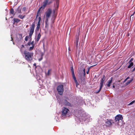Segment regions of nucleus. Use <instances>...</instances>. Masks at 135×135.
<instances>
[{
    "label": "nucleus",
    "instance_id": "26",
    "mask_svg": "<svg viewBox=\"0 0 135 135\" xmlns=\"http://www.w3.org/2000/svg\"><path fill=\"white\" fill-rule=\"evenodd\" d=\"M74 81H75V83L76 84V86L77 87L78 85H79V84L78 83V82L77 80H74Z\"/></svg>",
    "mask_w": 135,
    "mask_h": 135
},
{
    "label": "nucleus",
    "instance_id": "52",
    "mask_svg": "<svg viewBox=\"0 0 135 135\" xmlns=\"http://www.w3.org/2000/svg\"><path fill=\"white\" fill-rule=\"evenodd\" d=\"M28 27V25H27L26 26V27Z\"/></svg>",
    "mask_w": 135,
    "mask_h": 135
},
{
    "label": "nucleus",
    "instance_id": "10",
    "mask_svg": "<svg viewBox=\"0 0 135 135\" xmlns=\"http://www.w3.org/2000/svg\"><path fill=\"white\" fill-rule=\"evenodd\" d=\"M79 40V35H76V40L75 41V45L76 49H77L78 47V42Z\"/></svg>",
    "mask_w": 135,
    "mask_h": 135
},
{
    "label": "nucleus",
    "instance_id": "11",
    "mask_svg": "<svg viewBox=\"0 0 135 135\" xmlns=\"http://www.w3.org/2000/svg\"><path fill=\"white\" fill-rule=\"evenodd\" d=\"M113 78L111 77L110 78V80H109L107 82L108 83L107 84V86L108 87H110L111 84L112 83L113 81Z\"/></svg>",
    "mask_w": 135,
    "mask_h": 135
},
{
    "label": "nucleus",
    "instance_id": "19",
    "mask_svg": "<svg viewBox=\"0 0 135 135\" xmlns=\"http://www.w3.org/2000/svg\"><path fill=\"white\" fill-rule=\"evenodd\" d=\"M19 8L20 7H19L17 9V13H20L21 12V9H20Z\"/></svg>",
    "mask_w": 135,
    "mask_h": 135
},
{
    "label": "nucleus",
    "instance_id": "51",
    "mask_svg": "<svg viewBox=\"0 0 135 135\" xmlns=\"http://www.w3.org/2000/svg\"><path fill=\"white\" fill-rule=\"evenodd\" d=\"M95 65H94L92 66H91L90 67H93V66H95Z\"/></svg>",
    "mask_w": 135,
    "mask_h": 135
},
{
    "label": "nucleus",
    "instance_id": "53",
    "mask_svg": "<svg viewBox=\"0 0 135 135\" xmlns=\"http://www.w3.org/2000/svg\"><path fill=\"white\" fill-rule=\"evenodd\" d=\"M114 13H113V14L112 15V16H113V15H114Z\"/></svg>",
    "mask_w": 135,
    "mask_h": 135
},
{
    "label": "nucleus",
    "instance_id": "23",
    "mask_svg": "<svg viewBox=\"0 0 135 135\" xmlns=\"http://www.w3.org/2000/svg\"><path fill=\"white\" fill-rule=\"evenodd\" d=\"M14 11L13 8L11 9L10 11V13L11 14H14Z\"/></svg>",
    "mask_w": 135,
    "mask_h": 135
},
{
    "label": "nucleus",
    "instance_id": "9",
    "mask_svg": "<svg viewBox=\"0 0 135 135\" xmlns=\"http://www.w3.org/2000/svg\"><path fill=\"white\" fill-rule=\"evenodd\" d=\"M123 118L122 115H117L115 118V120L116 121H118V122L120 120H122L123 119Z\"/></svg>",
    "mask_w": 135,
    "mask_h": 135
},
{
    "label": "nucleus",
    "instance_id": "20",
    "mask_svg": "<svg viewBox=\"0 0 135 135\" xmlns=\"http://www.w3.org/2000/svg\"><path fill=\"white\" fill-rule=\"evenodd\" d=\"M133 79H131L130 80L128 81L126 83V85H127L130 84L132 81Z\"/></svg>",
    "mask_w": 135,
    "mask_h": 135
},
{
    "label": "nucleus",
    "instance_id": "27",
    "mask_svg": "<svg viewBox=\"0 0 135 135\" xmlns=\"http://www.w3.org/2000/svg\"><path fill=\"white\" fill-rule=\"evenodd\" d=\"M135 102V101L133 100V101H132V102H131V103H130L129 104H128V105H132V104H133V103H134Z\"/></svg>",
    "mask_w": 135,
    "mask_h": 135
},
{
    "label": "nucleus",
    "instance_id": "29",
    "mask_svg": "<svg viewBox=\"0 0 135 135\" xmlns=\"http://www.w3.org/2000/svg\"><path fill=\"white\" fill-rule=\"evenodd\" d=\"M31 45V44L30 41V42H28L27 44H26V46H30Z\"/></svg>",
    "mask_w": 135,
    "mask_h": 135
},
{
    "label": "nucleus",
    "instance_id": "41",
    "mask_svg": "<svg viewBox=\"0 0 135 135\" xmlns=\"http://www.w3.org/2000/svg\"><path fill=\"white\" fill-rule=\"evenodd\" d=\"M24 47H25V46H24V45H21V48H24Z\"/></svg>",
    "mask_w": 135,
    "mask_h": 135
},
{
    "label": "nucleus",
    "instance_id": "22",
    "mask_svg": "<svg viewBox=\"0 0 135 135\" xmlns=\"http://www.w3.org/2000/svg\"><path fill=\"white\" fill-rule=\"evenodd\" d=\"M34 45H33L32 46L30 47L29 48L28 50L29 51H31L34 48Z\"/></svg>",
    "mask_w": 135,
    "mask_h": 135
},
{
    "label": "nucleus",
    "instance_id": "7",
    "mask_svg": "<svg viewBox=\"0 0 135 135\" xmlns=\"http://www.w3.org/2000/svg\"><path fill=\"white\" fill-rule=\"evenodd\" d=\"M105 124L107 126L109 127L114 123L113 120L112 119H107L105 120Z\"/></svg>",
    "mask_w": 135,
    "mask_h": 135
},
{
    "label": "nucleus",
    "instance_id": "4",
    "mask_svg": "<svg viewBox=\"0 0 135 135\" xmlns=\"http://www.w3.org/2000/svg\"><path fill=\"white\" fill-rule=\"evenodd\" d=\"M105 79V75H103L102 78L101 79V82L100 83V87L99 90L98 91H96V93H99L101 91L102 88L103 86V83Z\"/></svg>",
    "mask_w": 135,
    "mask_h": 135
},
{
    "label": "nucleus",
    "instance_id": "24",
    "mask_svg": "<svg viewBox=\"0 0 135 135\" xmlns=\"http://www.w3.org/2000/svg\"><path fill=\"white\" fill-rule=\"evenodd\" d=\"M70 69L72 73H74V69L73 67H71L70 68Z\"/></svg>",
    "mask_w": 135,
    "mask_h": 135
},
{
    "label": "nucleus",
    "instance_id": "16",
    "mask_svg": "<svg viewBox=\"0 0 135 135\" xmlns=\"http://www.w3.org/2000/svg\"><path fill=\"white\" fill-rule=\"evenodd\" d=\"M40 54L41 55V58L38 59V60L39 61H40L42 60L43 59V56L44 55V53L42 52H41L40 53Z\"/></svg>",
    "mask_w": 135,
    "mask_h": 135
},
{
    "label": "nucleus",
    "instance_id": "36",
    "mask_svg": "<svg viewBox=\"0 0 135 135\" xmlns=\"http://www.w3.org/2000/svg\"><path fill=\"white\" fill-rule=\"evenodd\" d=\"M34 41H32L31 42V44H32V45H34Z\"/></svg>",
    "mask_w": 135,
    "mask_h": 135
},
{
    "label": "nucleus",
    "instance_id": "2",
    "mask_svg": "<svg viewBox=\"0 0 135 135\" xmlns=\"http://www.w3.org/2000/svg\"><path fill=\"white\" fill-rule=\"evenodd\" d=\"M35 25V22H34L32 23L31 26L30 27V31L28 37L27 36L25 38V40L26 41H27L28 40V37L29 38H31L34 32Z\"/></svg>",
    "mask_w": 135,
    "mask_h": 135
},
{
    "label": "nucleus",
    "instance_id": "18",
    "mask_svg": "<svg viewBox=\"0 0 135 135\" xmlns=\"http://www.w3.org/2000/svg\"><path fill=\"white\" fill-rule=\"evenodd\" d=\"M40 22H38L37 23V30H39V28H40Z\"/></svg>",
    "mask_w": 135,
    "mask_h": 135
},
{
    "label": "nucleus",
    "instance_id": "54",
    "mask_svg": "<svg viewBox=\"0 0 135 135\" xmlns=\"http://www.w3.org/2000/svg\"><path fill=\"white\" fill-rule=\"evenodd\" d=\"M134 67L135 68V67Z\"/></svg>",
    "mask_w": 135,
    "mask_h": 135
},
{
    "label": "nucleus",
    "instance_id": "50",
    "mask_svg": "<svg viewBox=\"0 0 135 135\" xmlns=\"http://www.w3.org/2000/svg\"><path fill=\"white\" fill-rule=\"evenodd\" d=\"M127 80L126 79L124 81V82H126Z\"/></svg>",
    "mask_w": 135,
    "mask_h": 135
},
{
    "label": "nucleus",
    "instance_id": "30",
    "mask_svg": "<svg viewBox=\"0 0 135 135\" xmlns=\"http://www.w3.org/2000/svg\"><path fill=\"white\" fill-rule=\"evenodd\" d=\"M133 58H132L130 60L128 61V63H129L131 62H132L133 61Z\"/></svg>",
    "mask_w": 135,
    "mask_h": 135
},
{
    "label": "nucleus",
    "instance_id": "43",
    "mask_svg": "<svg viewBox=\"0 0 135 135\" xmlns=\"http://www.w3.org/2000/svg\"><path fill=\"white\" fill-rule=\"evenodd\" d=\"M25 17V15H24L23 16H22V19H23V18H24Z\"/></svg>",
    "mask_w": 135,
    "mask_h": 135
},
{
    "label": "nucleus",
    "instance_id": "31",
    "mask_svg": "<svg viewBox=\"0 0 135 135\" xmlns=\"http://www.w3.org/2000/svg\"><path fill=\"white\" fill-rule=\"evenodd\" d=\"M26 9V7H24L22 9V11H25Z\"/></svg>",
    "mask_w": 135,
    "mask_h": 135
},
{
    "label": "nucleus",
    "instance_id": "12",
    "mask_svg": "<svg viewBox=\"0 0 135 135\" xmlns=\"http://www.w3.org/2000/svg\"><path fill=\"white\" fill-rule=\"evenodd\" d=\"M52 70V69H49L48 70L47 73H45L46 75L49 76L51 75V74Z\"/></svg>",
    "mask_w": 135,
    "mask_h": 135
},
{
    "label": "nucleus",
    "instance_id": "1",
    "mask_svg": "<svg viewBox=\"0 0 135 135\" xmlns=\"http://www.w3.org/2000/svg\"><path fill=\"white\" fill-rule=\"evenodd\" d=\"M23 54L25 55V58L28 62L31 61L32 60L33 56V53L28 52L26 50H25Z\"/></svg>",
    "mask_w": 135,
    "mask_h": 135
},
{
    "label": "nucleus",
    "instance_id": "47",
    "mask_svg": "<svg viewBox=\"0 0 135 135\" xmlns=\"http://www.w3.org/2000/svg\"><path fill=\"white\" fill-rule=\"evenodd\" d=\"M135 70V68L134 67V68H133V69L132 70V71H133Z\"/></svg>",
    "mask_w": 135,
    "mask_h": 135
},
{
    "label": "nucleus",
    "instance_id": "32",
    "mask_svg": "<svg viewBox=\"0 0 135 135\" xmlns=\"http://www.w3.org/2000/svg\"><path fill=\"white\" fill-rule=\"evenodd\" d=\"M135 13V11L133 13V14H132V15L131 16L130 18H131V17H132L133 18V15H134Z\"/></svg>",
    "mask_w": 135,
    "mask_h": 135
},
{
    "label": "nucleus",
    "instance_id": "48",
    "mask_svg": "<svg viewBox=\"0 0 135 135\" xmlns=\"http://www.w3.org/2000/svg\"><path fill=\"white\" fill-rule=\"evenodd\" d=\"M20 36L21 37V39L22 38V36L21 35H20Z\"/></svg>",
    "mask_w": 135,
    "mask_h": 135
},
{
    "label": "nucleus",
    "instance_id": "49",
    "mask_svg": "<svg viewBox=\"0 0 135 135\" xmlns=\"http://www.w3.org/2000/svg\"><path fill=\"white\" fill-rule=\"evenodd\" d=\"M129 77H127L126 78V79H127V80L128 79H129Z\"/></svg>",
    "mask_w": 135,
    "mask_h": 135
},
{
    "label": "nucleus",
    "instance_id": "13",
    "mask_svg": "<svg viewBox=\"0 0 135 135\" xmlns=\"http://www.w3.org/2000/svg\"><path fill=\"white\" fill-rule=\"evenodd\" d=\"M64 104L66 105H68L69 106H71V103H69L66 100H65L64 102Z\"/></svg>",
    "mask_w": 135,
    "mask_h": 135
},
{
    "label": "nucleus",
    "instance_id": "5",
    "mask_svg": "<svg viewBox=\"0 0 135 135\" xmlns=\"http://www.w3.org/2000/svg\"><path fill=\"white\" fill-rule=\"evenodd\" d=\"M64 86L63 85H60L57 87V90L58 93L60 95H62L64 91Z\"/></svg>",
    "mask_w": 135,
    "mask_h": 135
},
{
    "label": "nucleus",
    "instance_id": "46",
    "mask_svg": "<svg viewBox=\"0 0 135 135\" xmlns=\"http://www.w3.org/2000/svg\"><path fill=\"white\" fill-rule=\"evenodd\" d=\"M135 70V68L134 67V68H133V69L132 70V71H133Z\"/></svg>",
    "mask_w": 135,
    "mask_h": 135
},
{
    "label": "nucleus",
    "instance_id": "28",
    "mask_svg": "<svg viewBox=\"0 0 135 135\" xmlns=\"http://www.w3.org/2000/svg\"><path fill=\"white\" fill-rule=\"evenodd\" d=\"M85 69H84L83 70V75L84 77L85 76Z\"/></svg>",
    "mask_w": 135,
    "mask_h": 135
},
{
    "label": "nucleus",
    "instance_id": "39",
    "mask_svg": "<svg viewBox=\"0 0 135 135\" xmlns=\"http://www.w3.org/2000/svg\"><path fill=\"white\" fill-rule=\"evenodd\" d=\"M41 20V17H40L38 18V22H40Z\"/></svg>",
    "mask_w": 135,
    "mask_h": 135
},
{
    "label": "nucleus",
    "instance_id": "6",
    "mask_svg": "<svg viewBox=\"0 0 135 135\" xmlns=\"http://www.w3.org/2000/svg\"><path fill=\"white\" fill-rule=\"evenodd\" d=\"M52 13L51 10L50 9H48L46 12V20L47 21H48L49 18L50 17Z\"/></svg>",
    "mask_w": 135,
    "mask_h": 135
},
{
    "label": "nucleus",
    "instance_id": "37",
    "mask_svg": "<svg viewBox=\"0 0 135 135\" xmlns=\"http://www.w3.org/2000/svg\"><path fill=\"white\" fill-rule=\"evenodd\" d=\"M90 68H88V71H86V73L87 74H89V70Z\"/></svg>",
    "mask_w": 135,
    "mask_h": 135
},
{
    "label": "nucleus",
    "instance_id": "44",
    "mask_svg": "<svg viewBox=\"0 0 135 135\" xmlns=\"http://www.w3.org/2000/svg\"><path fill=\"white\" fill-rule=\"evenodd\" d=\"M36 63H35L33 64V66H36Z\"/></svg>",
    "mask_w": 135,
    "mask_h": 135
},
{
    "label": "nucleus",
    "instance_id": "8",
    "mask_svg": "<svg viewBox=\"0 0 135 135\" xmlns=\"http://www.w3.org/2000/svg\"><path fill=\"white\" fill-rule=\"evenodd\" d=\"M69 111V109L65 107H63L62 108V115L64 116L66 115Z\"/></svg>",
    "mask_w": 135,
    "mask_h": 135
},
{
    "label": "nucleus",
    "instance_id": "35",
    "mask_svg": "<svg viewBox=\"0 0 135 135\" xmlns=\"http://www.w3.org/2000/svg\"><path fill=\"white\" fill-rule=\"evenodd\" d=\"M20 51L22 53L23 52V48H21L20 49Z\"/></svg>",
    "mask_w": 135,
    "mask_h": 135
},
{
    "label": "nucleus",
    "instance_id": "21",
    "mask_svg": "<svg viewBox=\"0 0 135 135\" xmlns=\"http://www.w3.org/2000/svg\"><path fill=\"white\" fill-rule=\"evenodd\" d=\"M72 75L73 76V78L74 80H76V78L75 77V74L74 73H72Z\"/></svg>",
    "mask_w": 135,
    "mask_h": 135
},
{
    "label": "nucleus",
    "instance_id": "45",
    "mask_svg": "<svg viewBox=\"0 0 135 135\" xmlns=\"http://www.w3.org/2000/svg\"><path fill=\"white\" fill-rule=\"evenodd\" d=\"M135 70V68L134 67V68H133V69L132 70V71H133Z\"/></svg>",
    "mask_w": 135,
    "mask_h": 135
},
{
    "label": "nucleus",
    "instance_id": "3",
    "mask_svg": "<svg viewBox=\"0 0 135 135\" xmlns=\"http://www.w3.org/2000/svg\"><path fill=\"white\" fill-rule=\"evenodd\" d=\"M53 1H51L50 0H45V1H44L43 2V4L42 6H41L40 8L38 9L37 14L36 16V17L37 16V14L38 13H39L41 9V8H42V9H44L45 8V7L46 6V5L48 4H50Z\"/></svg>",
    "mask_w": 135,
    "mask_h": 135
},
{
    "label": "nucleus",
    "instance_id": "34",
    "mask_svg": "<svg viewBox=\"0 0 135 135\" xmlns=\"http://www.w3.org/2000/svg\"><path fill=\"white\" fill-rule=\"evenodd\" d=\"M18 17L19 18H20L22 19V15H19L18 16Z\"/></svg>",
    "mask_w": 135,
    "mask_h": 135
},
{
    "label": "nucleus",
    "instance_id": "42",
    "mask_svg": "<svg viewBox=\"0 0 135 135\" xmlns=\"http://www.w3.org/2000/svg\"><path fill=\"white\" fill-rule=\"evenodd\" d=\"M25 17V15H24L23 16H22V19H23V18H24Z\"/></svg>",
    "mask_w": 135,
    "mask_h": 135
},
{
    "label": "nucleus",
    "instance_id": "17",
    "mask_svg": "<svg viewBox=\"0 0 135 135\" xmlns=\"http://www.w3.org/2000/svg\"><path fill=\"white\" fill-rule=\"evenodd\" d=\"M129 64V65L128 66V68H130L134 64L133 63V62H131Z\"/></svg>",
    "mask_w": 135,
    "mask_h": 135
},
{
    "label": "nucleus",
    "instance_id": "25",
    "mask_svg": "<svg viewBox=\"0 0 135 135\" xmlns=\"http://www.w3.org/2000/svg\"><path fill=\"white\" fill-rule=\"evenodd\" d=\"M47 21V20H46V21H45L46 27H48V25L47 24V22H48V21Z\"/></svg>",
    "mask_w": 135,
    "mask_h": 135
},
{
    "label": "nucleus",
    "instance_id": "38",
    "mask_svg": "<svg viewBox=\"0 0 135 135\" xmlns=\"http://www.w3.org/2000/svg\"><path fill=\"white\" fill-rule=\"evenodd\" d=\"M56 7L57 8V9L59 7V4H56Z\"/></svg>",
    "mask_w": 135,
    "mask_h": 135
},
{
    "label": "nucleus",
    "instance_id": "15",
    "mask_svg": "<svg viewBox=\"0 0 135 135\" xmlns=\"http://www.w3.org/2000/svg\"><path fill=\"white\" fill-rule=\"evenodd\" d=\"M41 37V33H39L37 36V38L36 39V41L37 42L39 40V39H40V37Z\"/></svg>",
    "mask_w": 135,
    "mask_h": 135
},
{
    "label": "nucleus",
    "instance_id": "33",
    "mask_svg": "<svg viewBox=\"0 0 135 135\" xmlns=\"http://www.w3.org/2000/svg\"><path fill=\"white\" fill-rule=\"evenodd\" d=\"M59 4V0H56V4Z\"/></svg>",
    "mask_w": 135,
    "mask_h": 135
},
{
    "label": "nucleus",
    "instance_id": "14",
    "mask_svg": "<svg viewBox=\"0 0 135 135\" xmlns=\"http://www.w3.org/2000/svg\"><path fill=\"white\" fill-rule=\"evenodd\" d=\"M20 21V20L19 19H17V18H13V21H14L13 24H14L15 23V22H16V23H18Z\"/></svg>",
    "mask_w": 135,
    "mask_h": 135
},
{
    "label": "nucleus",
    "instance_id": "40",
    "mask_svg": "<svg viewBox=\"0 0 135 135\" xmlns=\"http://www.w3.org/2000/svg\"><path fill=\"white\" fill-rule=\"evenodd\" d=\"M114 84H115V83H113V85L112 86V87L113 88H115V86L114 85Z\"/></svg>",
    "mask_w": 135,
    "mask_h": 135
}]
</instances>
